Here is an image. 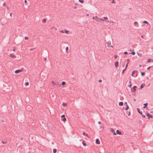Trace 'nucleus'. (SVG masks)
<instances>
[{"mask_svg": "<svg viewBox=\"0 0 153 153\" xmlns=\"http://www.w3.org/2000/svg\"><path fill=\"white\" fill-rule=\"evenodd\" d=\"M105 45L108 48H113V46L111 45V43L109 42H108L105 43Z\"/></svg>", "mask_w": 153, "mask_h": 153, "instance_id": "1", "label": "nucleus"}, {"mask_svg": "<svg viewBox=\"0 0 153 153\" xmlns=\"http://www.w3.org/2000/svg\"><path fill=\"white\" fill-rule=\"evenodd\" d=\"M92 19L95 20L96 22H99L100 18L98 17L97 16H93L92 17Z\"/></svg>", "mask_w": 153, "mask_h": 153, "instance_id": "2", "label": "nucleus"}, {"mask_svg": "<svg viewBox=\"0 0 153 153\" xmlns=\"http://www.w3.org/2000/svg\"><path fill=\"white\" fill-rule=\"evenodd\" d=\"M108 19V18L106 17H104L103 18H100L99 22H105V20H107Z\"/></svg>", "mask_w": 153, "mask_h": 153, "instance_id": "3", "label": "nucleus"}, {"mask_svg": "<svg viewBox=\"0 0 153 153\" xmlns=\"http://www.w3.org/2000/svg\"><path fill=\"white\" fill-rule=\"evenodd\" d=\"M61 117L62 118H63V119H62V120L63 121H65L66 120V119L65 117V115H63L61 116Z\"/></svg>", "mask_w": 153, "mask_h": 153, "instance_id": "4", "label": "nucleus"}, {"mask_svg": "<svg viewBox=\"0 0 153 153\" xmlns=\"http://www.w3.org/2000/svg\"><path fill=\"white\" fill-rule=\"evenodd\" d=\"M22 71V70L20 69L16 70L15 71V74H18L19 73L21 72Z\"/></svg>", "mask_w": 153, "mask_h": 153, "instance_id": "5", "label": "nucleus"}, {"mask_svg": "<svg viewBox=\"0 0 153 153\" xmlns=\"http://www.w3.org/2000/svg\"><path fill=\"white\" fill-rule=\"evenodd\" d=\"M10 56L13 59H15L16 58V56L15 55L13 54H10Z\"/></svg>", "mask_w": 153, "mask_h": 153, "instance_id": "6", "label": "nucleus"}, {"mask_svg": "<svg viewBox=\"0 0 153 153\" xmlns=\"http://www.w3.org/2000/svg\"><path fill=\"white\" fill-rule=\"evenodd\" d=\"M114 65L116 68H117L119 65L118 62L116 61L114 63Z\"/></svg>", "mask_w": 153, "mask_h": 153, "instance_id": "7", "label": "nucleus"}, {"mask_svg": "<svg viewBox=\"0 0 153 153\" xmlns=\"http://www.w3.org/2000/svg\"><path fill=\"white\" fill-rule=\"evenodd\" d=\"M147 116L148 117V119H149L150 117L151 118H152L153 116L152 115H150L149 113H148L147 114Z\"/></svg>", "mask_w": 153, "mask_h": 153, "instance_id": "8", "label": "nucleus"}, {"mask_svg": "<svg viewBox=\"0 0 153 153\" xmlns=\"http://www.w3.org/2000/svg\"><path fill=\"white\" fill-rule=\"evenodd\" d=\"M96 143L97 144H99L100 143V142L99 141V139L97 138L96 140Z\"/></svg>", "mask_w": 153, "mask_h": 153, "instance_id": "9", "label": "nucleus"}, {"mask_svg": "<svg viewBox=\"0 0 153 153\" xmlns=\"http://www.w3.org/2000/svg\"><path fill=\"white\" fill-rule=\"evenodd\" d=\"M51 83L53 86L56 85V83L54 81H51Z\"/></svg>", "mask_w": 153, "mask_h": 153, "instance_id": "10", "label": "nucleus"}, {"mask_svg": "<svg viewBox=\"0 0 153 153\" xmlns=\"http://www.w3.org/2000/svg\"><path fill=\"white\" fill-rule=\"evenodd\" d=\"M116 133L117 134H119V135H121L122 134V133H121V132H120L118 130H117L116 131Z\"/></svg>", "mask_w": 153, "mask_h": 153, "instance_id": "11", "label": "nucleus"}, {"mask_svg": "<svg viewBox=\"0 0 153 153\" xmlns=\"http://www.w3.org/2000/svg\"><path fill=\"white\" fill-rule=\"evenodd\" d=\"M67 105V103H65L63 102L62 103V105L64 107H66Z\"/></svg>", "mask_w": 153, "mask_h": 153, "instance_id": "12", "label": "nucleus"}, {"mask_svg": "<svg viewBox=\"0 0 153 153\" xmlns=\"http://www.w3.org/2000/svg\"><path fill=\"white\" fill-rule=\"evenodd\" d=\"M83 135H85L86 136L88 137L89 138V137L88 134H85V132H83Z\"/></svg>", "mask_w": 153, "mask_h": 153, "instance_id": "13", "label": "nucleus"}, {"mask_svg": "<svg viewBox=\"0 0 153 153\" xmlns=\"http://www.w3.org/2000/svg\"><path fill=\"white\" fill-rule=\"evenodd\" d=\"M130 60L129 59H127V64L126 65V68L127 67L128 64Z\"/></svg>", "mask_w": 153, "mask_h": 153, "instance_id": "14", "label": "nucleus"}, {"mask_svg": "<svg viewBox=\"0 0 153 153\" xmlns=\"http://www.w3.org/2000/svg\"><path fill=\"white\" fill-rule=\"evenodd\" d=\"M137 54L138 56L139 57H141L142 56V54L141 53H137Z\"/></svg>", "mask_w": 153, "mask_h": 153, "instance_id": "15", "label": "nucleus"}, {"mask_svg": "<svg viewBox=\"0 0 153 153\" xmlns=\"http://www.w3.org/2000/svg\"><path fill=\"white\" fill-rule=\"evenodd\" d=\"M64 32L65 33L68 34L69 32V31L67 30H65L64 31Z\"/></svg>", "mask_w": 153, "mask_h": 153, "instance_id": "16", "label": "nucleus"}, {"mask_svg": "<svg viewBox=\"0 0 153 153\" xmlns=\"http://www.w3.org/2000/svg\"><path fill=\"white\" fill-rule=\"evenodd\" d=\"M123 105V103L122 102H119V105L120 106H122Z\"/></svg>", "mask_w": 153, "mask_h": 153, "instance_id": "17", "label": "nucleus"}, {"mask_svg": "<svg viewBox=\"0 0 153 153\" xmlns=\"http://www.w3.org/2000/svg\"><path fill=\"white\" fill-rule=\"evenodd\" d=\"M62 85L64 86L66 84V82L64 81H63L62 82Z\"/></svg>", "mask_w": 153, "mask_h": 153, "instance_id": "18", "label": "nucleus"}, {"mask_svg": "<svg viewBox=\"0 0 153 153\" xmlns=\"http://www.w3.org/2000/svg\"><path fill=\"white\" fill-rule=\"evenodd\" d=\"M56 151H57L56 149H53V153H56Z\"/></svg>", "mask_w": 153, "mask_h": 153, "instance_id": "19", "label": "nucleus"}, {"mask_svg": "<svg viewBox=\"0 0 153 153\" xmlns=\"http://www.w3.org/2000/svg\"><path fill=\"white\" fill-rule=\"evenodd\" d=\"M147 104H148V103H146L144 104V105H145V106H144L143 108H146V106L147 105Z\"/></svg>", "mask_w": 153, "mask_h": 153, "instance_id": "20", "label": "nucleus"}, {"mask_svg": "<svg viewBox=\"0 0 153 153\" xmlns=\"http://www.w3.org/2000/svg\"><path fill=\"white\" fill-rule=\"evenodd\" d=\"M151 59H147V62L148 63H149L151 62Z\"/></svg>", "mask_w": 153, "mask_h": 153, "instance_id": "21", "label": "nucleus"}, {"mask_svg": "<svg viewBox=\"0 0 153 153\" xmlns=\"http://www.w3.org/2000/svg\"><path fill=\"white\" fill-rule=\"evenodd\" d=\"M135 72H136V71H132V76H133V74H134L135 73Z\"/></svg>", "mask_w": 153, "mask_h": 153, "instance_id": "22", "label": "nucleus"}, {"mask_svg": "<svg viewBox=\"0 0 153 153\" xmlns=\"http://www.w3.org/2000/svg\"><path fill=\"white\" fill-rule=\"evenodd\" d=\"M3 6L4 7L6 6V3L5 2H4L3 4Z\"/></svg>", "mask_w": 153, "mask_h": 153, "instance_id": "23", "label": "nucleus"}, {"mask_svg": "<svg viewBox=\"0 0 153 153\" xmlns=\"http://www.w3.org/2000/svg\"><path fill=\"white\" fill-rule=\"evenodd\" d=\"M79 1L81 3H83L84 2L83 0H79Z\"/></svg>", "mask_w": 153, "mask_h": 153, "instance_id": "24", "label": "nucleus"}, {"mask_svg": "<svg viewBox=\"0 0 153 153\" xmlns=\"http://www.w3.org/2000/svg\"><path fill=\"white\" fill-rule=\"evenodd\" d=\"M129 108V107L128 105H126V108H125V110H127Z\"/></svg>", "mask_w": 153, "mask_h": 153, "instance_id": "25", "label": "nucleus"}, {"mask_svg": "<svg viewBox=\"0 0 153 153\" xmlns=\"http://www.w3.org/2000/svg\"><path fill=\"white\" fill-rule=\"evenodd\" d=\"M84 142H85V141H83V142H82V144H83V146H86V144L85 143H84Z\"/></svg>", "mask_w": 153, "mask_h": 153, "instance_id": "26", "label": "nucleus"}, {"mask_svg": "<svg viewBox=\"0 0 153 153\" xmlns=\"http://www.w3.org/2000/svg\"><path fill=\"white\" fill-rule=\"evenodd\" d=\"M110 130H111V132H114V130L113 128H111L110 129Z\"/></svg>", "mask_w": 153, "mask_h": 153, "instance_id": "27", "label": "nucleus"}, {"mask_svg": "<svg viewBox=\"0 0 153 153\" xmlns=\"http://www.w3.org/2000/svg\"><path fill=\"white\" fill-rule=\"evenodd\" d=\"M137 87L136 86H134L133 87V88L134 89V91H135L136 90L135 88Z\"/></svg>", "mask_w": 153, "mask_h": 153, "instance_id": "28", "label": "nucleus"}, {"mask_svg": "<svg viewBox=\"0 0 153 153\" xmlns=\"http://www.w3.org/2000/svg\"><path fill=\"white\" fill-rule=\"evenodd\" d=\"M143 23H145V24H148V22L146 21H143Z\"/></svg>", "mask_w": 153, "mask_h": 153, "instance_id": "29", "label": "nucleus"}, {"mask_svg": "<svg viewBox=\"0 0 153 153\" xmlns=\"http://www.w3.org/2000/svg\"><path fill=\"white\" fill-rule=\"evenodd\" d=\"M109 0L111 1V3H115V2H114V0Z\"/></svg>", "mask_w": 153, "mask_h": 153, "instance_id": "30", "label": "nucleus"}, {"mask_svg": "<svg viewBox=\"0 0 153 153\" xmlns=\"http://www.w3.org/2000/svg\"><path fill=\"white\" fill-rule=\"evenodd\" d=\"M135 52H131V54H132L133 55H134L135 54Z\"/></svg>", "mask_w": 153, "mask_h": 153, "instance_id": "31", "label": "nucleus"}, {"mask_svg": "<svg viewBox=\"0 0 153 153\" xmlns=\"http://www.w3.org/2000/svg\"><path fill=\"white\" fill-rule=\"evenodd\" d=\"M1 142H2V143H3V144H6V143H7V142L6 141V142H4V141H1Z\"/></svg>", "mask_w": 153, "mask_h": 153, "instance_id": "32", "label": "nucleus"}, {"mask_svg": "<svg viewBox=\"0 0 153 153\" xmlns=\"http://www.w3.org/2000/svg\"><path fill=\"white\" fill-rule=\"evenodd\" d=\"M60 32L61 33H64V31L63 30H60Z\"/></svg>", "mask_w": 153, "mask_h": 153, "instance_id": "33", "label": "nucleus"}, {"mask_svg": "<svg viewBox=\"0 0 153 153\" xmlns=\"http://www.w3.org/2000/svg\"><path fill=\"white\" fill-rule=\"evenodd\" d=\"M134 25H136L138 24V22H134Z\"/></svg>", "mask_w": 153, "mask_h": 153, "instance_id": "34", "label": "nucleus"}, {"mask_svg": "<svg viewBox=\"0 0 153 153\" xmlns=\"http://www.w3.org/2000/svg\"><path fill=\"white\" fill-rule=\"evenodd\" d=\"M141 74L142 76H143L145 75V73L144 72H141Z\"/></svg>", "mask_w": 153, "mask_h": 153, "instance_id": "35", "label": "nucleus"}, {"mask_svg": "<svg viewBox=\"0 0 153 153\" xmlns=\"http://www.w3.org/2000/svg\"><path fill=\"white\" fill-rule=\"evenodd\" d=\"M25 84L27 86L29 85V83L28 82H26L25 83Z\"/></svg>", "mask_w": 153, "mask_h": 153, "instance_id": "36", "label": "nucleus"}, {"mask_svg": "<svg viewBox=\"0 0 153 153\" xmlns=\"http://www.w3.org/2000/svg\"><path fill=\"white\" fill-rule=\"evenodd\" d=\"M68 47H66V52H68Z\"/></svg>", "mask_w": 153, "mask_h": 153, "instance_id": "37", "label": "nucleus"}, {"mask_svg": "<svg viewBox=\"0 0 153 153\" xmlns=\"http://www.w3.org/2000/svg\"><path fill=\"white\" fill-rule=\"evenodd\" d=\"M137 111H138V112L139 113H140V109H139V108H137Z\"/></svg>", "mask_w": 153, "mask_h": 153, "instance_id": "38", "label": "nucleus"}, {"mask_svg": "<svg viewBox=\"0 0 153 153\" xmlns=\"http://www.w3.org/2000/svg\"><path fill=\"white\" fill-rule=\"evenodd\" d=\"M25 38L26 40H28V37H25Z\"/></svg>", "mask_w": 153, "mask_h": 153, "instance_id": "39", "label": "nucleus"}, {"mask_svg": "<svg viewBox=\"0 0 153 153\" xmlns=\"http://www.w3.org/2000/svg\"><path fill=\"white\" fill-rule=\"evenodd\" d=\"M114 58L115 59H116V58H117V55H115L114 56Z\"/></svg>", "mask_w": 153, "mask_h": 153, "instance_id": "40", "label": "nucleus"}, {"mask_svg": "<svg viewBox=\"0 0 153 153\" xmlns=\"http://www.w3.org/2000/svg\"><path fill=\"white\" fill-rule=\"evenodd\" d=\"M74 9H77V7L76 6H74L73 7Z\"/></svg>", "mask_w": 153, "mask_h": 153, "instance_id": "41", "label": "nucleus"}, {"mask_svg": "<svg viewBox=\"0 0 153 153\" xmlns=\"http://www.w3.org/2000/svg\"><path fill=\"white\" fill-rule=\"evenodd\" d=\"M126 68H125L123 70V71H122L123 73H124V72L126 70Z\"/></svg>", "mask_w": 153, "mask_h": 153, "instance_id": "42", "label": "nucleus"}, {"mask_svg": "<svg viewBox=\"0 0 153 153\" xmlns=\"http://www.w3.org/2000/svg\"><path fill=\"white\" fill-rule=\"evenodd\" d=\"M128 53L127 52L125 51L124 52V54L125 55H127V54Z\"/></svg>", "mask_w": 153, "mask_h": 153, "instance_id": "43", "label": "nucleus"}, {"mask_svg": "<svg viewBox=\"0 0 153 153\" xmlns=\"http://www.w3.org/2000/svg\"><path fill=\"white\" fill-rule=\"evenodd\" d=\"M46 20L45 19H44L43 20V22H46Z\"/></svg>", "mask_w": 153, "mask_h": 153, "instance_id": "44", "label": "nucleus"}, {"mask_svg": "<svg viewBox=\"0 0 153 153\" xmlns=\"http://www.w3.org/2000/svg\"><path fill=\"white\" fill-rule=\"evenodd\" d=\"M100 83H101L102 82V80H99L98 81Z\"/></svg>", "mask_w": 153, "mask_h": 153, "instance_id": "45", "label": "nucleus"}, {"mask_svg": "<svg viewBox=\"0 0 153 153\" xmlns=\"http://www.w3.org/2000/svg\"><path fill=\"white\" fill-rule=\"evenodd\" d=\"M113 134L114 135H116V133L114 132H113Z\"/></svg>", "mask_w": 153, "mask_h": 153, "instance_id": "46", "label": "nucleus"}, {"mask_svg": "<svg viewBox=\"0 0 153 153\" xmlns=\"http://www.w3.org/2000/svg\"><path fill=\"white\" fill-rule=\"evenodd\" d=\"M24 2L25 3H27V1L26 0H25L24 1Z\"/></svg>", "mask_w": 153, "mask_h": 153, "instance_id": "47", "label": "nucleus"}, {"mask_svg": "<svg viewBox=\"0 0 153 153\" xmlns=\"http://www.w3.org/2000/svg\"><path fill=\"white\" fill-rule=\"evenodd\" d=\"M143 88V86L142 85H141V86H140L141 89L142 88Z\"/></svg>", "mask_w": 153, "mask_h": 153, "instance_id": "48", "label": "nucleus"}, {"mask_svg": "<svg viewBox=\"0 0 153 153\" xmlns=\"http://www.w3.org/2000/svg\"><path fill=\"white\" fill-rule=\"evenodd\" d=\"M142 116L143 118H145L146 117L145 115H142Z\"/></svg>", "mask_w": 153, "mask_h": 153, "instance_id": "49", "label": "nucleus"}, {"mask_svg": "<svg viewBox=\"0 0 153 153\" xmlns=\"http://www.w3.org/2000/svg\"><path fill=\"white\" fill-rule=\"evenodd\" d=\"M101 123V122L100 121H99L98 122V123L99 124H100Z\"/></svg>", "mask_w": 153, "mask_h": 153, "instance_id": "50", "label": "nucleus"}, {"mask_svg": "<svg viewBox=\"0 0 153 153\" xmlns=\"http://www.w3.org/2000/svg\"><path fill=\"white\" fill-rule=\"evenodd\" d=\"M150 68V67H148V68H147V69H148V70H149V69Z\"/></svg>", "mask_w": 153, "mask_h": 153, "instance_id": "51", "label": "nucleus"}, {"mask_svg": "<svg viewBox=\"0 0 153 153\" xmlns=\"http://www.w3.org/2000/svg\"><path fill=\"white\" fill-rule=\"evenodd\" d=\"M140 114H141L142 115V112H140V113H139Z\"/></svg>", "mask_w": 153, "mask_h": 153, "instance_id": "52", "label": "nucleus"}, {"mask_svg": "<svg viewBox=\"0 0 153 153\" xmlns=\"http://www.w3.org/2000/svg\"><path fill=\"white\" fill-rule=\"evenodd\" d=\"M125 104L126 105H128L127 104V102H125Z\"/></svg>", "mask_w": 153, "mask_h": 153, "instance_id": "53", "label": "nucleus"}, {"mask_svg": "<svg viewBox=\"0 0 153 153\" xmlns=\"http://www.w3.org/2000/svg\"><path fill=\"white\" fill-rule=\"evenodd\" d=\"M141 37L142 38H143V36H141Z\"/></svg>", "mask_w": 153, "mask_h": 153, "instance_id": "54", "label": "nucleus"}, {"mask_svg": "<svg viewBox=\"0 0 153 153\" xmlns=\"http://www.w3.org/2000/svg\"><path fill=\"white\" fill-rule=\"evenodd\" d=\"M33 49H30V51H32V50H33Z\"/></svg>", "mask_w": 153, "mask_h": 153, "instance_id": "55", "label": "nucleus"}, {"mask_svg": "<svg viewBox=\"0 0 153 153\" xmlns=\"http://www.w3.org/2000/svg\"><path fill=\"white\" fill-rule=\"evenodd\" d=\"M141 65H140L139 67H141Z\"/></svg>", "mask_w": 153, "mask_h": 153, "instance_id": "56", "label": "nucleus"}, {"mask_svg": "<svg viewBox=\"0 0 153 153\" xmlns=\"http://www.w3.org/2000/svg\"><path fill=\"white\" fill-rule=\"evenodd\" d=\"M89 14H87V16H89Z\"/></svg>", "mask_w": 153, "mask_h": 153, "instance_id": "57", "label": "nucleus"}, {"mask_svg": "<svg viewBox=\"0 0 153 153\" xmlns=\"http://www.w3.org/2000/svg\"><path fill=\"white\" fill-rule=\"evenodd\" d=\"M13 52H15V50L14 49L13 50Z\"/></svg>", "mask_w": 153, "mask_h": 153, "instance_id": "58", "label": "nucleus"}, {"mask_svg": "<svg viewBox=\"0 0 153 153\" xmlns=\"http://www.w3.org/2000/svg\"><path fill=\"white\" fill-rule=\"evenodd\" d=\"M131 85H129V87H131Z\"/></svg>", "mask_w": 153, "mask_h": 153, "instance_id": "59", "label": "nucleus"}, {"mask_svg": "<svg viewBox=\"0 0 153 153\" xmlns=\"http://www.w3.org/2000/svg\"><path fill=\"white\" fill-rule=\"evenodd\" d=\"M134 101H136L135 99H134Z\"/></svg>", "mask_w": 153, "mask_h": 153, "instance_id": "60", "label": "nucleus"}, {"mask_svg": "<svg viewBox=\"0 0 153 153\" xmlns=\"http://www.w3.org/2000/svg\"><path fill=\"white\" fill-rule=\"evenodd\" d=\"M75 5H77V3H75Z\"/></svg>", "mask_w": 153, "mask_h": 153, "instance_id": "61", "label": "nucleus"}, {"mask_svg": "<svg viewBox=\"0 0 153 153\" xmlns=\"http://www.w3.org/2000/svg\"><path fill=\"white\" fill-rule=\"evenodd\" d=\"M130 113H129V114H128V116H129V115H130Z\"/></svg>", "mask_w": 153, "mask_h": 153, "instance_id": "62", "label": "nucleus"}, {"mask_svg": "<svg viewBox=\"0 0 153 153\" xmlns=\"http://www.w3.org/2000/svg\"><path fill=\"white\" fill-rule=\"evenodd\" d=\"M46 58H45V60H46Z\"/></svg>", "mask_w": 153, "mask_h": 153, "instance_id": "63", "label": "nucleus"}, {"mask_svg": "<svg viewBox=\"0 0 153 153\" xmlns=\"http://www.w3.org/2000/svg\"><path fill=\"white\" fill-rule=\"evenodd\" d=\"M152 61L153 62V59H152Z\"/></svg>", "mask_w": 153, "mask_h": 153, "instance_id": "64", "label": "nucleus"}]
</instances>
